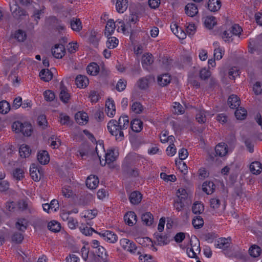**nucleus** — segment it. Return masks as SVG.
Returning a JSON list of instances; mask_svg holds the SVG:
<instances>
[{
	"instance_id": "nucleus-1",
	"label": "nucleus",
	"mask_w": 262,
	"mask_h": 262,
	"mask_svg": "<svg viewBox=\"0 0 262 262\" xmlns=\"http://www.w3.org/2000/svg\"><path fill=\"white\" fill-rule=\"evenodd\" d=\"M12 128L16 133H21L24 136H30L32 132V127L28 122L22 123L17 121L13 123Z\"/></svg>"
},
{
	"instance_id": "nucleus-2",
	"label": "nucleus",
	"mask_w": 262,
	"mask_h": 262,
	"mask_svg": "<svg viewBox=\"0 0 262 262\" xmlns=\"http://www.w3.org/2000/svg\"><path fill=\"white\" fill-rule=\"evenodd\" d=\"M107 127L110 134L115 136L117 141H121L123 140V130L124 129H121V127L118 124L117 120L114 119L110 120L107 123Z\"/></svg>"
},
{
	"instance_id": "nucleus-3",
	"label": "nucleus",
	"mask_w": 262,
	"mask_h": 262,
	"mask_svg": "<svg viewBox=\"0 0 262 262\" xmlns=\"http://www.w3.org/2000/svg\"><path fill=\"white\" fill-rule=\"evenodd\" d=\"M194 242L192 239L190 241L191 248L187 250V253L189 257L198 258L196 252H200L201 251L200 242L195 236L194 237Z\"/></svg>"
},
{
	"instance_id": "nucleus-4",
	"label": "nucleus",
	"mask_w": 262,
	"mask_h": 262,
	"mask_svg": "<svg viewBox=\"0 0 262 262\" xmlns=\"http://www.w3.org/2000/svg\"><path fill=\"white\" fill-rule=\"evenodd\" d=\"M210 207L214 210H217L218 213L223 212L226 208V202L221 201L217 198H214L210 200Z\"/></svg>"
},
{
	"instance_id": "nucleus-5",
	"label": "nucleus",
	"mask_w": 262,
	"mask_h": 262,
	"mask_svg": "<svg viewBox=\"0 0 262 262\" xmlns=\"http://www.w3.org/2000/svg\"><path fill=\"white\" fill-rule=\"evenodd\" d=\"M120 244L121 247L125 250L130 253H135L137 247L135 244L126 238H122L120 240Z\"/></svg>"
},
{
	"instance_id": "nucleus-6",
	"label": "nucleus",
	"mask_w": 262,
	"mask_h": 262,
	"mask_svg": "<svg viewBox=\"0 0 262 262\" xmlns=\"http://www.w3.org/2000/svg\"><path fill=\"white\" fill-rule=\"evenodd\" d=\"M65 52L64 46L62 44H56L52 49V54L56 58H61Z\"/></svg>"
},
{
	"instance_id": "nucleus-7",
	"label": "nucleus",
	"mask_w": 262,
	"mask_h": 262,
	"mask_svg": "<svg viewBox=\"0 0 262 262\" xmlns=\"http://www.w3.org/2000/svg\"><path fill=\"white\" fill-rule=\"evenodd\" d=\"M98 234L104 238V240L110 243H115L117 242V235L110 231H105L104 232H98Z\"/></svg>"
},
{
	"instance_id": "nucleus-8",
	"label": "nucleus",
	"mask_w": 262,
	"mask_h": 262,
	"mask_svg": "<svg viewBox=\"0 0 262 262\" xmlns=\"http://www.w3.org/2000/svg\"><path fill=\"white\" fill-rule=\"evenodd\" d=\"M170 28L173 34L179 39H184L186 38V33L176 23L171 24Z\"/></svg>"
},
{
	"instance_id": "nucleus-9",
	"label": "nucleus",
	"mask_w": 262,
	"mask_h": 262,
	"mask_svg": "<svg viewBox=\"0 0 262 262\" xmlns=\"http://www.w3.org/2000/svg\"><path fill=\"white\" fill-rule=\"evenodd\" d=\"M60 99L63 102L65 103H67L70 99V94L69 93L67 88L64 85L62 82H60Z\"/></svg>"
},
{
	"instance_id": "nucleus-10",
	"label": "nucleus",
	"mask_w": 262,
	"mask_h": 262,
	"mask_svg": "<svg viewBox=\"0 0 262 262\" xmlns=\"http://www.w3.org/2000/svg\"><path fill=\"white\" fill-rule=\"evenodd\" d=\"M124 220L128 226H133L137 222V216L133 211L127 212L124 216Z\"/></svg>"
},
{
	"instance_id": "nucleus-11",
	"label": "nucleus",
	"mask_w": 262,
	"mask_h": 262,
	"mask_svg": "<svg viewBox=\"0 0 262 262\" xmlns=\"http://www.w3.org/2000/svg\"><path fill=\"white\" fill-rule=\"evenodd\" d=\"M105 111L108 117H113L114 116L116 112V108L113 100L108 99L106 101Z\"/></svg>"
},
{
	"instance_id": "nucleus-12",
	"label": "nucleus",
	"mask_w": 262,
	"mask_h": 262,
	"mask_svg": "<svg viewBox=\"0 0 262 262\" xmlns=\"http://www.w3.org/2000/svg\"><path fill=\"white\" fill-rule=\"evenodd\" d=\"M99 184V180L97 177L91 175L88 177L86 180V186L91 189H95Z\"/></svg>"
},
{
	"instance_id": "nucleus-13",
	"label": "nucleus",
	"mask_w": 262,
	"mask_h": 262,
	"mask_svg": "<svg viewBox=\"0 0 262 262\" xmlns=\"http://www.w3.org/2000/svg\"><path fill=\"white\" fill-rule=\"evenodd\" d=\"M75 84L78 88H85L89 84V79L85 76L79 75L75 79Z\"/></svg>"
},
{
	"instance_id": "nucleus-14",
	"label": "nucleus",
	"mask_w": 262,
	"mask_h": 262,
	"mask_svg": "<svg viewBox=\"0 0 262 262\" xmlns=\"http://www.w3.org/2000/svg\"><path fill=\"white\" fill-rule=\"evenodd\" d=\"M11 11L13 16L17 19H20L22 16H26L27 15L26 11L21 9L16 5H15L14 7H11Z\"/></svg>"
},
{
	"instance_id": "nucleus-15",
	"label": "nucleus",
	"mask_w": 262,
	"mask_h": 262,
	"mask_svg": "<svg viewBox=\"0 0 262 262\" xmlns=\"http://www.w3.org/2000/svg\"><path fill=\"white\" fill-rule=\"evenodd\" d=\"M75 120L77 123L80 125L86 124L88 121V114L85 112H79L75 114Z\"/></svg>"
},
{
	"instance_id": "nucleus-16",
	"label": "nucleus",
	"mask_w": 262,
	"mask_h": 262,
	"mask_svg": "<svg viewBox=\"0 0 262 262\" xmlns=\"http://www.w3.org/2000/svg\"><path fill=\"white\" fill-rule=\"evenodd\" d=\"M185 12L189 16H194L198 13L197 6L193 3H188L185 6Z\"/></svg>"
},
{
	"instance_id": "nucleus-17",
	"label": "nucleus",
	"mask_w": 262,
	"mask_h": 262,
	"mask_svg": "<svg viewBox=\"0 0 262 262\" xmlns=\"http://www.w3.org/2000/svg\"><path fill=\"white\" fill-rule=\"evenodd\" d=\"M37 160L42 165L48 164L50 161L48 152L46 150L40 151L38 153Z\"/></svg>"
},
{
	"instance_id": "nucleus-18",
	"label": "nucleus",
	"mask_w": 262,
	"mask_h": 262,
	"mask_svg": "<svg viewBox=\"0 0 262 262\" xmlns=\"http://www.w3.org/2000/svg\"><path fill=\"white\" fill-rule=\"evenodd\" d=\"M116 28L115 23L113 19H110L107 21L105 26L104 34L106 37L111 36L114 32Z\"/></svg>"
},
{
	"instance_id": "nucleus-19",
	"label": "nucleus",
	"mask_w": 262,
	"mask_h": 262,
	"mask_svg": "<svg viewBox=\"0 0 262 262\" xmlns=\"http://www.w3.org/2000/svg\"><path fill=\"white\" fill-rule=\"evenodd\" d=\"M239 98L235 95H231L228 99V103L230 107L233 109L238 108L240 105Z\"/></svg>"
},
{
	"instance_id": "nucleus-20",
	"label": "nucleus",
	"mask_w": 262,
	"mask_h": 262,
	"mask_svg": "<svg viewBox=\"0 0 262 262\" xmlns=\"http://www.w3.org/2000/svg\"><path fill=\"white\" fill-rule=\"evenodd\" d=\"M128 7V0H117L116 4V10L120 13L125 11Z\"/></svg>"
},
{
	"instance_id": "nucleus-21",
	"label": "nucleus",
	"mask_w": 262,
	"mask_h": 262,
	"mask_svg": "<svg viewBox=\"0 0 262 262\" xmlns=\"http://www.w3.org/2000/svg\"><path fill=\"white\" fill-rule=\"evenodd\" d=\"M142 197V194L140 192L135 191L130 194L129 199L132 204L136 205L140 203Z\"/></svg>"
},
{
	"instance_id": "nucleus-22",
	"label": "nucleus",
	"mask_w": 262,
	"mask_h": 262,
	"mask_svg": "<svg viewBox=\"0 0 262 262\" xmlns=\"http://www.w3.org/2000/svg\"><path fill=\"white\" fill-rule=\"evenodd\" d=\"M221 7L220 0H209L208 3V9L212 12H216Z\"/></svg>"
},
{
	"instance_id": "nucleus-23",
	"label": "nucleus",
	"mask_w": 262,
	"mask_h": 262,
	"mask_svg": "<svg viewBox=\"0 0 262 262\" xmlns=\"http://www.w3.org/2000/svg\"><path fill=\"white\" fill-rule=\"evenodd\" d=\"M71 29L76 32H79L82 28L81 22L79 18L73 17L70 20Z\"/></svg>"
},
{
	"instance_id": "nucleus-24",
	"label": "nucleus",
	"mask_w": 262,
	"mask_h": 262,
	"mask_svg": "<svg viewBox=\"0 0 262 262\" xmlns=\"http://www.w3.org/2000/svg\"><path fill=\"white\" fill-rule=\"evenodd\" d=\"M87 72L92 76L97 75L99 72V67L95 62L90 63L86 68Z\"/></svg>"
},
{
	"instance_id": "nucleus-25",
	"label": "nucleus",
	"mask_w": 262,
	"mask_h": 262,
	"mask_svg": "<svg viewBox=\"0 0 262 262\" xmlns=\"http://www.w3.org/2000/svg\"><path fill=\"white\" fill-rule=\"evenodd\" d=\"M40 79L46 82L50 81L53 78V74L49 69H42L39 73Z\"/></svg>"
},
{
	"instance_id": "nucleus-26",
	"label": "nucleus",
	"mask_w": 262,
	"mask_h": 262,
	"mask_svg": "<svg viewBox=\"0 0 262 262\" xmlns=\"http://www.w3.org/2000/svg\"><path fill=\"white\" fill-rule=\"evenodd\" d=\"M203 191L207 194H209L213 193L215 189V186L212 182H205L202 185Z\"/></svg>"
},
{
	"instance_id": "nucleus-27",
	"label": "nucleus",
	"mask_w": 262,
	"mask_h": 262,
	"mask_svg": "<svg viewBox=\"0 0 262 262\" xmlns=\"http://www.w3.org/2000/svg\"><path fill=\"white\" fill-rule=\"evenodd\" d=\"M130 127L135 132H140L143 127V122L139 119H134L131 121Z\"/></svg>"
},
{
	"instance_id": "nucleus-28",
	"label": "nucleus",
	"mask_w": 262,
	"mask_h": 262,
	"mask_svg": "<svg viewBox=\"0 0 262 262\" xmlns=\"http://www.w3.org/2000/svg\"><path fill=\"white\" fill-rule=\"evenodd\" d=\"M101 38V34L95 31H91L89 37L90 41L95 46L98 45V42Z\"/></svg>"
},
{
	"instance_id": "nucleus-29",
	"label": "nucleus",
	"mask_w": 262,
	"mask_h": 262,
	"mask_svg": "<svg viewBox=\"0 0 262 262\" xmlns=\"http://www.w3.org/2000/svg\"><path fill=\"white\" fill-rule=\"evenodd\" d=\"M141 220L144 224L150 226L154 222V217L150 212H147L142 215Z\"/></svg>"
},
{
	"instance_id": "nucleus-30",
	"label": "nucleus",
	"mask_w": 262,
	"mask_h": 262,
	"mask_svg": "<svg viewBox=\"0 0 262 262\" xmlns=\"http://www.w3.org/2000/svg\"><path fill=\"white\" fill-rule=\"evenodd\" d=\"M117 122L122 129H126L129 126V120L127 116L120 117Z\"/></svg>"
},
{
	"instance_id": "nucleus-31",
	"label": "nucleus",
	"mask_w": 262,
	"mask_h": 262,
	"mask_svg": "<svg viewBox=\"0 0 262 262\" xmlns=\"http://www.w3.org/2000/svg\"><path fill=\"white\" fill-rule=\"evenodd\" d=\"M170 81V77L168 74H163L158 77V82L159 85L164 86Z\"/></svg>"
},
{
	"instance_id": "nucleus-32",
	"label": "nucleus",
	"mask_w": 262,
	"mask_h": 262,
	"mask_svg": "<svg viewBox=\"0 0 262 262\" xmlns=\"http://www.w3.org/2000/svg\"><path fill=\"white\" fill-rule=\"evenodd\" d=\"M105 162L104 165L106 163L110 164L116 159L117 156L115 155L114 150L113 149H110L107 151V152L105 154Z\"/></svg>"
},
{
	"instance_id": "nucleus-33",
	"label": "nucleus",
	"mask_w": 262,
	"mask_h": 262,
	"mask_svg": "<svg viewBox=\"0 0 262 262\" xmlns=\"http://www.w3.org/2000/svg\"><path fill=\"white\" fill-rule=\"evenodd\" d=\"M261 170V164L259 162H253L250 165V170L253 174H259Z\"/></svg>"
},
{
	"instance_id": "nucleus-34",
	"label": "nucleus",
	"mask_w": 262,
	"mask_h": 262,
	"mask_svg": "<svg viewBox=\"0 0 262 262\" xmlns=\"http://www.w3.org/2000/svg\"><path fill=\"white\" fill-rule=\"evenodd\" d=\"M215 151L216 155L220 157H223L226 155L227 153V145L224 144H219L216 146Z\"/></svg>"
},
{
	"instance_id": "nucleus-35",
	"label": "nucleus",
	"mask_w": 262,
	"mask_h": 262,
	"mask_svg": "<svg viewBox=\"0 0 262 262\" xmlns=\"http://www.w3.org/2000/svg\"><path fill=\"white\" fill-rule=\"evenodd\" d=\"M154 62V58L151 54L146 53L142 57V64L143 67L151 64Z\"/></svg>"
},
{
	"instance_id": "nucleus-36",
	"label": "nucleus",
	"mask_w": 262,
	"mask_h": 262,
	"mask_svg": "<svg viewBox=\"0 0 262 262\" xmlns=\"http://www.w3.org/2000/svg\"><path fill=\"white\" fill-rule=\"evenodd\" d=\"M176 194L179 200L184 201L188 199L189 193L184 188H180L177 190Z\"/></svg>"
},
{
	"instance_id": "nucleus-37",
	"label": "nucleus",
	"mask_w": 262,
	"mask_h": 262,
	"mask_svg": "<svg viewBox=\"0 0 262 262\" xmlns=\"http://www.w3.org/2000/svg\"><path fill=\"white\" fill-rule=\"evenodd\" d=\"M27 222L25 219H18L15 224L16 228L21 231H25L27 229Z\"/></svg>"
},
{
	"instance_id": "nucleus-38",
	"label": "nucleus",
	"mask_w": 262,
	"mask_h": 262,
	"mask_svg": "<svg viewBox=\"0 0 262 262\" xmlns=\"http://www.w3.org/2000/svg\"><path fill=\"white\" fill-rule=\"evenodd\" d=\"M48 228L51 231L57 232L60 230V224L57 221H52L48 223Z\"/></svg>"
},
{
	"instance_id": "nucleus-39",
	"label": "nucleus",
	"mask_w": 262,
	"mask_h": 262,
	"mask_svg": "<svg viewBox=\"0 0 262 262\" xmlns=\"http://www.w3.org/2000/svg\"><path fill=\"white\" fill-rule=\"evenodd\" d=\"M250 255L253 257H257L259 256L261 253L260 248L256 245H252L249 250Z\"/></svg>"
},
{
	"instance_id": "nucleus-40",
	"label": "nucleus",
	"mask_w": 262,
	"mask_h": 262,
	"mask_svg": "<svg viewBox=\"0 0 262 262\" xmlns=\"http://www.w3.org/2000/svg\"><path fill=\"white\" fill-rule=\"evenodd\" d=\"M31 151L28 145L23 144L20 147L19 152L21 157L26 158L30 156Z\"/></svg>"
},
{
	"instance_id": "nucleus-41",
	"label": "nucleus",
	"mask_w": 262,
	"mask_h": 262,
	"mask_svg": "<svg viewBox=\"0 0 262 262\" xmlns=\"http://www.w3.org/2000/svg\"><path fill=\"white\" fill-rule=\"evenodd\" d=\"M235 116L238 120H244L247 116V111L242 107L237 108L235 112Z\"/></svg>"
},
{
	"instance_id": "nucleus-42",
	"label": "nucleus",
	"mask_w": 262,
	"mask_h": 262,
	"mask_svg": "<svg viewBox=\"0 0 262 262\" xmlns=\"http://www.w3.org/2000/svg\"><path fill=\"white\" fill-rule=\"evenodd\" d=\"M229 241H230V238H220L219 240L217 241V244H216V246L217 248H219L220 249H226L230 246V243Z\"/></svg>"
},
{
	"instance_id": "nucleus-43",
	"label": "nucleus",
	"mask_w": 262,
	"mask_h": 262,
	"mask_svg": "<svg viewBox=\"0 0 262 262\" xmlns=\"http://www.w3.org/2000/svg\"><path fill=\"white\" fill-rule=\"evenodd\" d=\"M204 24L208 29H212L216 24L215 17L212 16H207L205 18Z\"/></svg>"
},
{
	"instance_id": "nucleus-44",
	"label": "nucleus",
	"mask_w": 262,
	"mask_h": 262,
	"mask_svg": "<svg viewBox=\"0 0 262 262\" xmlns=\"http://www.w3.org/2000/svg\"><path fill=\"white\" fill-rule=\"evenodd\" d=\"M107 40L106 41V46L109 49H114L118 45V40L115 37H107Z\"/></svg>"
},
{
	"instance_id": "nucleus-45",
	"label": "nucleus",
	"mask_w": 262,
	"mask_h": 262,
	"mask_svg": "<svg viewBox=\"0 0 262 262\" xmlns=\"http://www.w3.org/2000/svg\"><path fill=\"white\" fill-rule=\"evenodd\" d=\"M18 207L21 210H27L30 213L34 212V209L28 204V203L24 201L21 200L18 202Z\"/></svg>"
},
{
	"instance_id": "nucleus-46",
	"label": "nucleus",
	"mask_w": 262,
	"mask_h": 262,
	"mask_svg": "<svg viewBox=\"0 0 262 262\" xmlns=\"http://www.w3.org/2000/svg\"><path fill=\"white\" fill-rule=\"evenodd\" d=\"M192 224L194 228L200 229L203 226L204 221L201 216H196L193 219Z\"/></svg>"
},
{
	"instance_id": "nucleus-47",
	"label": "nucleus",
	"mask_w": 262,
	"mask_h": 262,
	"mask_svg": "<svg viewBox=\"0 0 262 262\" xmlns=\"http://www.w3.org/2000/svg\"><path fill=\"white\" fill-rule=\"evenodd\" d=\"M204 210V205L201 203H194L192 207V211L194 214H201Z\"/></svg>"
},
{
	"instance_id": "nucleus-48",
	"label": "nucleus",
	"mask_w": 262,
	"mask_h": 262,
	"mask_svg": "<svg viewBox=\"0 0 262 262\" xmlns=\"http://www.w3.org/2000/svg\"><path fill=\"white\" fill-rule=\"evenodd\" d=\"M37 169L35 167V164H32L31 166L30 167V176L32 178V179L35 181H39L40 179V174L38 175V173L37 172Z\"/></svg>"
},
{
	"instance_id": "nucleus-49",
	"label": "nucleus",
	"mask_w": 262,
	"mask_h": 262,
	"mask_svg": "<svg viewBox=\"0 0 262 262\" xmlns=\"http://www.w3.org/2000/svg\"><path fill=\"white\" fill-rule=\"evenodd\" d=\"M10 106L9 103L6 100L0 102V113L6 114L10 111Z\"/></svg>"
},
{
	"instance_id": "nucleus-50",
	"label": "nucleus",
	"mask_w": 262,
	"mask_h": 262,
	"mask_svg": "<svg viewBox=\"0 0 262 262\" xmlns=\"http://www.w3.org/2000/svg\"><path fill=\"white\" fill-rule=\"evenodd\" d=\"M206 112L204 110H200L196 115V119L199 123H205L206 121Z\"/></svg>"
},
{
	"instance_id": "nucleus-51",
	"label": "nucleus",
	"mask_w": 262,
	"mask_h": 262,
	"mask_svg": "<svg viewBox=\"0 0 262 262\" xmlns=\"http://www.w3.org/2000/svg\"><path fill=\"white\" fill-rule=\"evenodd\" d=\"M155 235L157 240L158 245H164L168 243L167 237L161 234L155 233Z\"/></svg>"
},
{
	"instance_id": "nucleus-52",
	"label": "nucleus",
	"mask_w": 262,
	"mask_h": 262,
	"mask_svg": "<svg viewBox=\"0 0 262 262\" xmlns=\"http://www.w3.org/2000/svg\"><path fill=\"white\" fill-rule=\"evenodd\" d=\"M26 33L21 30H18L14 34V38L18 41H24L26 39Z\"/></svg>"
},
{
	"instance_id": "nucleus-53",
	"label": "nucleus",
	"mask_w": 262,
	"mask_h": 262,
	"mask_svg": "<svg viewBox=\"0 0 262 262\" xmlns=\"http://www.w3.org/2000/svg\"><path fill=\"white\" fill-rule=\"evenodd\" d=\"M138 85L140 89L144 90L148 87V80L146 77L140 78L138 81Z\"/></svg>"
},
{
	"instance_id": "nucleus-54",
	"label": "nucleus",
	"mask_w": 262,
	"mask_h": 262,
	"mask_svg": "<svg viewBox=\"0 0 262 262\" xmlns=\"http://www.w3.org/2000/svg\"><path fill=\"white\" fill-rule=\"evenodd\" d=\"M143 106L140 102H135L132 106V110L136 114H140L143 111Z\"/></svg>"
},
{
	"instance_id": "nucleus-55",
	"label": "nucleus",
	"mask_w": 262,
	"mask_h": 262,
	"mask_svg": "<svg viewBox=\"0 0 262 262\" xmlns=\"http://www.w3.org/2000/svg\"><path fill=\"white\" fill-rule=\"evenodd\" d=\"M173 112L174 114H183L184 113V110L183 107L179 102H174L173 106Z\"/></svg>"
},
{
	"instance_id": "nucleus-56",
	"label": "nucleus",
	"mask_w": 262,
	"mask_h": 262,
	"mask_svg": "<svg viewBox=\"0 0 262 262\" xmlns=\"http://www.w3.org/2000/svg\"><path fill=\"white\" fill-rule=\"evenodd\" d=\"M49 140H50L51 141V146L53 148H58L59 146V145H61V141H60V140L58 139L57 138H56L54 136H51Z\"/></svg>"
},
{
	"instance_id": "nucleus-57",
	"label": "nucleus",
	"mask_w": 262,
	"mask_h": 262,
	"mask_svg": "<svg viewBox=\"0 0 262 262\" xmlns=\"http://www.w3.org/2000/svg\"><path fill=\"white\" fill-rule=\"evenodd\" d=\"M37 123L39 126L41 127L42 128H45L47 126V121L46 116L41 115L38 116Z\"/></svg>"
},
{
	"instance_id": "nucleus-58",
	"label": "nucleus",
	"mask_w": 262,
	"mask_h": 262,
	"mask_svg": "<svg viewBox=\"0 0 262 262\" xmlns=\"http://www.w3.org/2000/svg\"><path fill=\"white\" fill-rule=\"evenodd\" d=\"M80 229L81 232L85 235H92L93 232H94L98 234V232L95 231L94 229L91 227H89L88 226L82 227H80Z\"/></svg>"
},
{
	"instance_id": "nucleus-59",
	"label": "nucleus",
	"mask_w": 262,
	"mask_h": 262,
	"mask_svg": "<svg viewBox=\"0 0 262 262\" xmlns=\"http://www.w3.org/2000/svg\"><path fill=\"white\" fill-rule=\"evenodd\" d=\"M24 171L21 168H16L13 171V176L17 180H21L24 177Z\"/></svg>"
},
{
	"instance_id": "nucleus-60",
	"label": "nucleus",
	"mask_w": 262,
	"mask_h": 262,
	"mask_svg": "<svg viewBox=\"0 0 262 262\" xmlns=\"http://www.w3.org/2000/svg\"><path fill=\"white\" fill-rule=\"evenodd\" d=\"M23 239V235L21 233L18 232L14 233L12 236V241L17 244L21 243Z\"/></svg>"
},
{
	"instance_id": "nucleus-61",
	"label": "nucleus",
	"mask_w": 262,
	"mask_h": 262,
	"mask_svg": "<svg viewBox=\"0 0 262 262\" xmlns=\"http://www.w3.org/2000/svg\"><path fill=\"white\" fill-rule=\"evenodd\" d=\"M211 75V72L209 70L206 69H203L200 71V77L202 80L208 79Z\"/></svg>"
},
{
	"instance_id": "nucleus-62",
	"label": "nucleus",
	"mask_w": 262,
	"mask_h": 262,
	"mask_svg": "<svg viewBox=\"0 0 262 262\" xmlns=\"http://www.w3.org/2000/svg\"><path fill=\"white\" fill-rule=\"evenodd\" d=\"M43 95L46 100L52 101L55 98L54 93L51 90H47L43 93Z\"/></svg>"
},
{
	"instance_id": "nucleus-63",
	"label": "nucleus",
	"mask_w": 262,
	"mask_h": 262,
	"mask_svg": "<svg viewBox=\"0 0 262 262\" xmlns=\"http://www.w3.org/2000/svg\"><path fill=\"white\" fill-rule=\"evenodd\" d=\"M229 30L233 35H239L242 31V29L238 25L234 24Z\"/></svg>"
},
{
	"instance_id": "nucleus-64",
	"label": "nucleus",
	"mask_w": 262,
	"mask_h": 262,
	"mask_svg": "<svg viewBox=\"0 0 262 262\" xmlns=\"http://www.w3.org/2000/svg\"><path fill=\"white\" fill-rule=\"evenodd\" d=\"M139 258L141 262H155L152 257L150 255H141Z\"/></svg>"
}]
</instances>
